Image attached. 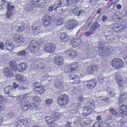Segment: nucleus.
I'll list each match as a JSON object with an SVG mask.
<instances>
[{"mask_svg":"<svg viewBox=\"0 0 127 127\" xmlns=\"http://www.w3.org/2000/svg\"><path fill=\"white\" fill-rule=\"evenodd\" d=\"M78 22L75 20L71 19L66 24L65 27L67 30L72 29L76 27Z\"/></svg>","mask_w":127,"mask_h":127,"instance_id":"nucleus-11","label":"nucleus"},{"mask_svg":"<svg viewBox=\"0 0 127 127\" xmlns=\"http://www.w3.org/2000/svg\"><path fill=\"white\" fill-rule=\"evenodd\" d=\"M96 81L95 79H92L88 81L86 86L87 88L89 89H92L94 88L96 85Z\"/></svg>","mask_w":127,"mask_h":127,"instance_id":"nucleus-28","label":"nucleus"},{"mask_svg":"<svg viewBox=\"0 0 127 127\" xmlns=\"http://www.w3.org/2000/svg\"><path fill=\"white\" fill-rule=\"evenodd\" d=\"M100 27V25H98L97 22L94 23L90 28V30L92 31L95 30L98 27Z\"/></svg>","mask_w":127,"mask_h":127,"instance_id":"nucleus-44","label":"nucleus"},{"mask_svg":"<svg viewBox=\"0 0 127 127\" xmlns=\"http://www.w3.org/2000/svg\"><path fill=\"white\" fill-rule=\"evenodd\" d=\"M2 70L4 75L7 77H10L13 76V73L8 67L5 68Z\"/></svg>","mask_w":127,"mask_h":127,"instance_id":"nucleus-25","label":"nucleus"},{"mask_svg":"<svg viewBox=\"0 0 127 127\" xmlns=\"http://www.w3.org/2000/svg\"><path fill=\"white\" fill-rule=\"evenodd\" d=\"M71 123V122H68L65 125H63L62 127H71L70 124Z\"/></svg>","mask_w":127,"mask_h":127,"instance_id":"nucleus-58","label":"nucleus"},{"mask_svg":"<svg viewBox=\"0 0 127 127\" xmlns=\"http://www.w3.org/2000/svg\"><path fill=\"white\" fill-rule=\"evenodd\" d=\"M13 88L15 89L18 88L19 87V85L15 82L13 83Z\"/></svg>","mask_w":127,"mask_h":127,"instance_id":"nucleus-61","label":"nucleus"},{"mask_svg":"<svg viewBox=\"0 0 127 127\" xmlns=\"http://www.w3.org/2000/svg\"><path fill=\"white\" fill-rule=\"evenodd\" d=\"M126 94L124 93L122 94L120 96V98L119 99V102L120 104H123L125 102L126 99Z\"/></svg>","mask_w":127,"mask_h":127,"instance_id":"nucleus-39","label":"nucleus"},{"mask_svg":"<svg viewBox=\"0 0 127 127\" xmlns=\"http://www.w3.org/2000/svg\"><path fill=\"white\" fill-rule=\"evenodd\" d=\"M115 76L118 85L122 87L123 85L124 82L121 76L118 72L115 73Z\"/></svg>","mask_w":127,"mask_h":127,"instance_id":"nucleus-23","label":"nucleus"},{"mask_svg":"<svg viewBox=\"0 0 127 127\" xmlns=\"http://www.w3.org/2000/svg\"><path fill=\"white\" fill-rule=\"evenodd\" d=\"M64 54L66 57L72 58H75L77 56L76 52L73 49L65 50Z\"/></svg>","mask_w":127,"mask_h":127,"instance_id":"nucleus-14","label":"nucleus"},{"mask_svg":"<svg viewBox=\"0 0 127 127\" xmlns=\"http://www.w3.org/2000/svg\"><path fill=\"white\" fill-rule=\"evenodd\" d=\"M16 28V30L19 32L23 31L25 29V24L22 22L18 21H14L11 24V29Z\"/></svg>","mask_w":127,"mask_h":127,"instance_id":"nucleus-4","label":"nucleus"},{"mask_svg":"<svg viewBox=\"0 0 127 127\" xmlns=\"http://www.w3.org/2000/svg\"><path fill=\"white\" fill-rule=\"evenodd\" d=\"M81 41L80 38H72L70 41V44L74 47H78L80 44Z\"/></svg>","mask_w":127,"mask_h":127,"instance_id":"nucleus-20","label":"nucleus"},{"mask_svg":"<svg viewBox=\"0 0 127 127\" xmlns=\"http://www.w3.org/2000/svg\"><path fill=\"white\" fill-rule=\"evenodd\" d=\"M121 124L122 126H124V127H127V121H122Z\"/></svg>","mask_w":127,"mask_h":127,"instance_id":"nucleus-56","label":"nucleus"},{"mask_svg":"<svg viewBox=\"0 0 127 127\" xmlns=\"http://www.w3.org/2000/svg\"><path fill=\"white\" fill-rule=\"evenodd\" d=\"M42 79L43 80H46L48 81L51 80L52 79V78L50 76H49L47 75L43 76L42 77Z\"/></svg>","mask_w":127,"mask_h":127,"instance_id":"nucleus-47","label":"nucleus"},{"mask_svg":"<svg viewBox=\"0 0 127 127\" xmlns=\"http://www.w3.org/2000/svg\"><path fill=\"white\" fill-rule=\"evenodd\" d=\"M119 112L121 115L124 116L127 114V106L123 105L120 107Z\"/></svg>","mask_w":127,"mask_h":127,"instance_id":"nucleus-26","label":"nucleus"},{"mask_svg":"<svg viewBox=\"0 0 127 127\" xmlns=\"http://www.w3.org/2000/svg\"><path fill=\"white\" fill-rule=\"evenodd\" d=\"M112 48L111 47L109 46L108 48L107 49H106V48L103 47V45H99L98 47L96 48V51L97 52L102 53H105L106 52H108L110 53L111 52L110 50Z\"/></svg>","mask_w":127,"mask_h":127,"instance_id":"nucleus-18","label":"nucleus"},{"mask_svg":"<svg viewBox=\"0 0 127 127\" xmlns=\"http://www.w3.org/2000/svg\"><path fill=\"white\" fill-rule=\"evenodd\" d=\"M110 112L114 116H116L117 115V112L113 108L110 109Z\"/></svg>","mask_w":127,"mask_h":127,"instance_id":"nucleus-53","label":"nucleus"},{"mask_svg":"<svg viewBox=\"0 0 127 127\" xmlns=\"http://www.w3.org/2000/svg\"><path fill=\"white\" fill-rule=\"evenodd\" d=\"M69 90L71 93V94H75L77 92V90L75 88H74L73 87L70 88Z\"/></svg>","mask_w":127,"mask_h":127,"instance_id":"nucleus-46","label":"nucleus"},{"mask_svg":"<svg viewBox=\"0 0 127 127\" xmlns=\"http://www.w3.org/2000/svg\"><path fill=\"white\" fill-rule=\"evenodd\" d=\"M6 48L10 51H13L15 48V46L13 43L10 41L6 40L5 43Z\"/></svg>","mask_w":127,"mask_h":127,"instance_id":"nucleus-22","label":"nucleus"},{"mask_svg":"<svg viewBox=\"0 0 127 127\" xmlns=\"http://www.w3.org/2000/svg\"><path fill=\"white\" fill-rule=\"evenodd\" d=\"M124 63L122 60L119 58L114 59L112 62V65L113 67L116 69H119L123 67Z\"/></svg>","mask_w":127,"mask_h":127,"instance_id":"nucleus-7","label":"nucleus"},{"mask_svg":"<svg viewBox=\"0 0 127 127\" xmlns=\"http://www.w3.org/2000/svg\"><path fill=\"white\" fill-rule=\"evenodd\" d=\"M98 80L100 83H102L104 82H107L110 81V78L109 77L102 76L99 77L98 78Z\"/></svg>","mask_w":127,"mask_h":127,"instance_id":"nucleus-40","label":"nucleus"},{"mask_svg":"<svg viewBox=\"0 0 127 127\" xmlns=\"http://www.w3.org/2000/svg\"><path fill=\"white\" fill-rule=\"evenodd\" d=\"M78 11V8L75 7H74V9L71 10V12L75 15H77Z\"/></svg>","mask_w":127,"mask_h":127,"instance_id":"nucleus-49","label":"nucleus"},{"mask_svg":"<svg viewBox=\"0 0 127 127\" xmlns=\"http://www.w3.org/2000/svg\"><path fill=\"white\" fill-rule=\"evenodd\" d=\"M5 108V105L3 103H0V111L4 110Z\"/></svg>","mask_w":127,"mask_h":127,"instance_id":"nucleus-50","label":"nucleus"},{"mask_svg":"<svg viewBox=\"0 0 127 127\" xmlns=\"http://www.w3.org/2000/svg\"><path fill=\"white\" fill-rule=\"evenodd\" d=\"M46 0H38L36 2L32 0L26 5L25 10L27 12L32 10L35 7H43L46 4Z\"/></svg>","mask_w":127,"mask_h":127,"instance_id":"nucleus-1","label":"nucleus"},{"mask_svg":"<svg viewBox=\"0 0 127 127\" xmlns=\"http://www.w3.org/2000/svg\"><path fill=\"white\" fill-rule=\"evenodd\" d=\"M55 82V88L57 90L60 92L64 91L65 84L61 81V78L60 76H58Z\"/></svg>","mask_w":127,"mask_h":127,"instance_id":"nucleus-5","label":"nucleus"},{"mask_svg":"<svg viewBox=\"0 0 127 127\" xmlns=\"http://www.w3.org/2000/svg\"><path fill=\"white\" fill-rule=\"evenodd\" d=\"M9 65L12 70L13 71H17L18 69L16 67L17 64L15 61L13 60L9 62Z\"/></svg>","mask_w":127,"mask_h":127,"instance_id":"nucleus-34","label":"nucleus"},{"mask_svg":"<svg viewBox=\"0 0 127 127\" xmlns=\"http://www.w3.org/2000/svg\"><path fill=\"white\" fill-rule=\"evenodd\" d=\"M32 29L34 34L36 35L40 36L43 32L40 27H37L35 25L32 27Z\"/></svg>","mask_w":127,"mask_h":127,"instance_id":"nucleus-19","label":"nucleus"},{"mask_svg":"<svg viewBox=\"0 0 127 127\" xmlns=\"http://www.w3.org/2000/svg\"><path fill=\"white\" fill-rule=\"evenodd\" d=\"M54 8L52 6H49L48 8V10L50 12H52L53 11Z\"/></svg>","mask_w":127,"mask_h":127,"instance_id":"nucleus-62","label":"nucleus"},{"mask_svg":"<svg viewBox=\"0 0 127 127\" xmlns=\"http://www.w3.org/2000/svg\"><path fill=\"white\" fill-rule=\"evenodd\" d=\"M64 22L63 19L61 17L58 18L57 21L56 22V24L57 26L61 25L64 23Z\"/></svg>","mask_w":127,"mask_h":127,"instance_id":"nucleus-45","label":"nucleus"},{"mask_svg":"<svg viewBox=\"0 0 127 127\" xmlns=\"http://www.w3.org/2000/svg\"><path fill=\"white\" fill-rule=\"evenodd\" d=\"M45 120L47 123L48 124L53 125L55 124L53 118V116H46Z\"/></svg>","mask_w":127,"mask_h":127,"instance_id":"nucleus-37","label":"nucleus"},{"mask_svg":"<svg viewBox=\"0 0 127 127\" xmlns=\"http://www.w3.org/2000/svg\"><path fill=\"white\" fill-rule=\"evenodd\" d=\"M7 7L8 11H12L14 9V6L10 2H7Z\"/></svg>","mask_w":127,"mask_h":127,"instance_id":"nucleus-43","label":"nucleus"},{"mask_svg":"<svg viewBox=\"0 0 127 127\" xmlns=\"http://www.w3.org/2000/svg\"><path fill=\"white\" fill-rule=\"evenodd\" d=\"M45 17L46 19L43 21V25L44 26L47 27L51 24V19L50 17L48 16L47 15L45 16Z\"/></svg>","mask_w":127,"mask_h":127,"instance_id":"nucleus-30","label":"nucleus"},{"mask_svg":"<svg viewBox=\"0 0 127 127\" xmlns=\"http://www.w3.org/2000/svg\"><path fill=\"white\" fill-rule=\"evenodd\" d=\"M28 94L29 95V93L26 94L19 96L21 101V108L23 110L25 111L28 109L30 105V102L25 99L27 96Z\"/></svg>","mask_w":127,"mask_h":127,"instance_id":"nucleus-2","label":"nucleus"},{"mask_svg":"<svg viewBox=\"0 0 127 127\" xmlns=\"http://www.w3.org/2000/svg\"><path fill=\"white\" fill-rule=\"evenodd\" d=\"M28 48L32 54H35L37 53L38 49V44L37 40L34 39L32 40Z\"/></svg>","mask_w":127,"mask_h":127,"instance_id":"nucleus-6","label":"nucleus"},{"mask_svg":"<svg viewBox=\"0 0 127 127\" xmlns=\"http://www.w3.org/2000/svg\"><path fill=\"white\" fill-rule=\"evenodd\" d=\"M62 0H59L58 1L56 2V3L53 5V6L54 7V10H56L57 8L61 7L63 6L62 5Z\"/></svg>","mask_w":127,"mask_h":127,"instance_id":"nucleus-41","label":"nucleus"},{"mask_svg":"<svg viewBox=\"0 0 127 127\" xmlns=\"http://www.w3.org/2000/svg\"><path fill=\"white\" fill-rule=\"evenodd\" d=\"M55 64L58 65H62L63 62V58L60 56H57L54 59Z\"/></svg>","mask_w":127,"mask_h":127,"instance_id":"nucleus-21","label":"nucleus"},{"mask_svg":"<svg viewBox=\"0 0 127 127\" xmlns=\"http://www.w3.org/2000/svg\"><path fill=\"white\" fill-rule=\"evenodd\" d=\"M115 94V90L114 89H111V91L109 92V95L110 96L112 97L114 96Z\"/></svg>","mask_w":127,"mask_h":127,"instance_id":"nucleus-48","label":"nucleus"},{"mask_svg":"<svg viewBox=\"0 0 127 127\" xmlns=\"http://www.w3.org/2000/svg\"><path fill=\"white\" fill-rule=\"evenodd\" d=\"M42 110L41 109L37 110L34 114V119L36 120H39L41 119L42 116V114L41 113Z\"/></svg>","mask_w":127,"mask_h":127,"instance_id":"nucleus-31","label":"nucleus"},{"mask_svg":"<svg viewBox=\"0 0 127 127\" xmlns=\"http://www.w3.org/2000/svg\"><path fill=\"white\" fill-rule=\"evenodd\" d=\"M92 34V32L90 31H88L86 32L84 34L86 36H88L91 35Z\"/></svg>","mask_w":127,"mask_h":127,"instance_id":"nucleus-59","label":"nucleus"},{"mask_svg":"<svg viewBox=\"0 0 127 127\" xmlns=\"http://www.w3.org/2000/svg\"><path fill=\"white\" fill-rule=\"evenodd\" d=\"M13 39L15 41L19 46L23 44L25 41L24 37L18 33L14 34L13 35Z\"/></svg>","mask_w":127,"mask_h":127,"instance_id":"nucleus-9","label":"nucleus"},{"mask_svg":"<svg viewBox=\"0 0 127 127\" xmlns=\"http://www.w3.org/2000/svg\"><path fill=\"white\" fill-rule=\"evenodd\" d=\"M88 106L83 108L84 113L85 115L87 116L93 111V109L95 108V102L92 99H89L87 102Z\"/></svg>","mask_w":127,"mask_h":127,"instance_id":"nucleus-3","label":"nucleus"},{"mask_svg":"<svg viewBox=\"0 0 127 127\" xmlns=\"http://www.w3.org/2000/svg\"><path fill=\"white\" fill-rule=\"evenodd\" d=\"M15 90L13 89L12 86H6L4 88V93L8 95L7 96L14 97L13 95L14 93Z\"/></svg>","mask_w":127,"mask_h":127,"instance_id":"nucleus-13","label":"nucleus"},{"mask_svg":"<svg viewBox=\"0 0 127 127\" xmlns=\"http://www.w3.org/2000/svg\"><path fill=\"white\" fill-rule=\"evenodd\" d=\"M0 48L1 50H3L4 49V44L2 42H0Z\"/></svg>","mask_w":127,"mask_h":127,"instance_id":"nucleus-57","label":"nucleus"},{"mask_svg":"<svg viewBox=\"0 0 127 127\" xmlns=\"http://www.w3.org/2000/svg\"><path fill=\"white\" fill-rule=\"evenodd\" d=\"M62 116L61 113L57 111L53 113V118L55 122L57 121Z\"/></svg>","mask_w":127,"mask_h":127,"instance_id":"nucleus-35","label":"nucleus"},{"mask_svg":"<svg viewBox=\"0 0 127 127\" xmlns=\"http://www.w3.org/2000/svg\"><path fill=\"white\" fill-rule=\"evenodd\" d=\"M69 82L71 84H78L80 82L79 77L74 74L70 75Z\"/></svg>","mask_w":127,"mask_h":127,"instance_id":"nucleus-16","label":"nucleus"},{"mask_svg":"<svg viewBox=\"0 0 127 127\" xmlns=\"http://www.w3.org/2000/svg\"><path fill=\"white\" fill-rule=\"evenodd\" d=\"M55 49V45L51 43L46 44L44 48V51L46 52L49 53L53 52Z\"/></svg>","mask_w":127,"mask_h":127,"instance_id":"nucleus-15","label":"nucleus"},{"mask_svg":"<svg viewBox=\"0 0 127 127\" xmlns=\"http://www.w3.org/2000/svg\"><path fill=\"white\" fill-rule=\"evenodd\" d=\"M53 101L52 99L51 98L47 99L45 101L47 105L50 104L53 102Z\"/></svg>","mask_w":127,"mask_h":127,"instance_id":"nucleus-51","label":"nucleus"},{"mask_svg":"<svg viewBox=\"0 0 127 127\" xmlns=\"http://www.w3.org/2000/svg\"><path fill=\"white\" fill-rule=\"evenodd\" d=\"M22 124L23 125L22 126V127H29V125L30 124V122L28 121L27 119H22L21 120L20 124L22 125Z\"/></svg>","mask_w":127,"mask_h":127,"instance_id":"nucleus-38","label":"nucleus"},{"mask_svg":"<svg viewBox=\"0 0 127 127\" xmlns=\"http://www.w3.org/2000/svg\"><path fill=\"white\" fill-rule=\"evenodd\" d=\"M95 125H97L98 127H104L103 123L101 122L96 123L95 124Z\"/></svg>","mask_w":127,"mask_h":127,"instance_id":"nucleus-55","label":"nucleus"},{"mask_svg":"<svg viewBox=\"0 0 127 127\" xmlns=\"http://www.w3.org/2000/svg\"><path fill=\"white\" fill-rule=\"evenodd\" d=\"M78 66V63L76 62L71 63L70 64L67 65L65 69V71L69 72L75 70Z\"/></svg>","mask_w":127,"mask_h":127,"instance_id":"nucleus-10","label":"nucleus"},{"mask_svg":"<svg viewBox=\"0 0 127 127\" xmlns=\"http://www.w3.org/2000/svg\"><path fill=\"white\" fill-rule=\"evenodd\" d=\"M103 100L106 102H108L109 101V98L108 97H105L103 98Z\"/></svg>","mask_w":127,"mask_h":127,"instance_id":"nucleus-64","label":"nucleus"},{"mask_svg":"<svg viewBox=\"0 0 127 127\" xmlns=\"http://www.w3.org/2000/svg\"><path fill=\"white\" fill-rule=\"evenodd\" d=\"M44 89L40 86H38L35 88V91L37 94H42L44 92Z\"/></svg>","mask_w":127,"mask_h":127,"instance_id":"nucleus-36","label":"nucleus"},{"mask_svg":"<svg viewBox=\"0 0 127 127\" xmlns=\"http://www.w3.org/2000/svg\"><path fill=\"white\" fill-rule=\"evenodd\" d=\"M33 105L34 107H37L41 101L40 98L37 95L33 97Z\"/></svg>","mask_w":127,"mask_h":127,"instance_id":"nucleus-33","label":"nucleus"},{"mask_svg":"<svg viewBox=\"0 0 127 127\" xmlns=\"http://www.w3.org/2000/svg\"><path fill=\"white\" fill-rule=\"evenodd\" d=\"M107 18L108 17L106 16L103 15L102 17V22H105Z\"/></svg>","mask_w":127,"mask_h":127,"instance_id":"nucleus-60","label":"nucleus"},{"mask_svg":"<svg viewBox=\"0 0 127 127\" xmlns=\"http://www.w3.org/2000/svg\"><path fill=\"white\" fill-rule=\"evenodd\" d=\"M27 49H25V50H22L17 52V55L18 56H25L27 55L26 52Z\"/></svg>","mask_w":127,"mask_h":127,"instance_id":"nucleus-42","label":"nucleus"},{"mask_svg":"<svg viewBox=\"0 0 127 127\" xmlns=\"http://www.w3.org/2000/svg\"><path fill=\"white\" fill-rule=\"evenodd\" d=\"M18 69L17 71L20 72H23L25 71L28 68L27 65L25 63H22L19 64L18 65Z\"/></svg>","mask_w":127,"mask_h":127,"instance_id":"nucleus-24","label":"nucleus"},{"mask_svg":"<svg viewBox=\"0 0 127 127\" xmlns=\"http://www.w3.org/2000/svg\"><path fill=\"white\" fill-rule=\"evenodd\" d=\"M76 109H73L72 110H70V112H71V116H74V117H78L79 116V108L78 107L76 108Z\"/></svg>","mask_w":127,"mask_h":127,"instance_id":"nucleus-32","label":"nucleus"},{"mask_svg":"<svg viewBox=\"0 0 127 127\" xmlns=\"http://www.w3.org/2000/svg\"><path fill=\"white\" fill-rule=\"evenodd\" d=\"M60 38L61 41L63 42L67 41L69 39V36L65 32L60 33Z\"/></svg>","mask_w":127,"mask_h":127,"instance_id":"nucleus-27","label":"nucleus"},{"mask_svg":"<svg viewBox=\"0 0 127 127\" xmlns=\"http://www.w3.org/2000/svg\"><path fill=\"white\" fill-rule=\"evenodd\" d=\"M98 69V66L94 64H92L90 65L87 67V70L88 73L86 74H92L94 72L96 71Z\"/></svg>","mask_w":127,"mask_h":127,"instance_id":"nucleus-17","label":"nucleus"},{"mask_svg":"<svg viewBox=\"0 0 127 127\" xmlns=\"http://www.w3.org/2000/svg\"><path fill=\"white\" fill-rule=\"evenodd\" d=\"M15 77L17 81L22 82H25L27 79L26 77L20 74L16 75Z\"/></svg>","mask_w":127,"mask_h":127,"instance_id":"nucleus-29","label":"nucleus"},{"mask_svg":"<svg viewBox=\"0 0 127 127\" xmlns=\"http://www.w3.org/2000/svg\"><path fill=\"white\" fill-rule=\"evenodd\" d=\"M68 99V95L65 94H64L61 95L59 98L57 102L60 105L64 106L67 103Z\"/></svg>","mask_w":127,"mask_h":127,"instance_id":"nucleus-8","label":"nucleus"},{"mask_svg":"<svg viewBox=\"0 0 127 127\" xmlns=\"http://www.w3.org/2000/svg\"><path fill=\"white\" fill-rule=\"evenodd\" d=\"M12 11H8L6 13L5 15L7 18H9L12 15Z\"/></svg>","mask_w":127,"mask_h":127,"instance_id":"nucleus-52","label":"nucleus"},{"mask_svg":"<svg viewBox=\"0 0 127 127\" xmlns=\"http://www.w3.org/2000/svg\"><path fill=\"white\" fill-rule=\"evenodd\" d=\"M7 2L5 0H1L0 1V6L2 7L5 5Z\"/></svg>","mask_w":127,"mask_h":127,"instance_id":"nucleus-54","label":"nucleus"},{"mask_svg":"<svg viewBox=\"0 0 127 127\" xmlns=\"http://www.w3.org/2000/svg\"><path fill=\"white\" fill-rule=\"evenodd\" d=\"M84 12L83 10H80V11H79L78 10V14L77 15L78 16H79L80 15V14Z\"/></svg>","mask_w":127,"mask_h":127,"instance_id":"nucleus-63","label":"nucleus"},{"mask_svg":"<svg viewBox=\"0 0 127 127\" xmlns=\"http://www.w3.org/2000/svg\"><path fill=\"white\" fill-rule=\"evenodd\" d=\"M113 25L115 26L114 29V31L118 33L119 31L121 32H123V30L127 27V25L123 23L118 24H113Z\"/></svg>","mask_w":127,"mask_h":127,"instance_id":"nucleus-12","label":"nucleus"}]
</instances>
